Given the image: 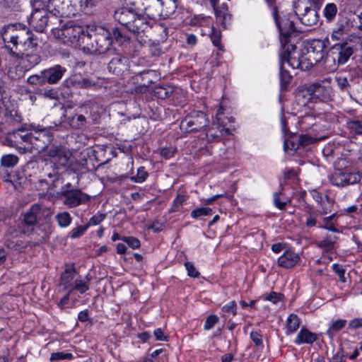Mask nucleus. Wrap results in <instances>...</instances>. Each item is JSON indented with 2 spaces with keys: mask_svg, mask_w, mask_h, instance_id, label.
Here are the masks:
<instances>
[{
  "mask_svg": "<svg viewBox=\"0 0 362 362\" xmlns=\"http://www.w3.org/2000/svg\"><path fill=\"white\" fill-rule=\"evenodd\" d=\"M3 40V54L9 60L18 62L24 52L37 49L38 40L25 25L9 24L1 31Z\"/></svg>",
  "mask_w": 362,
  "mask_h": 362,
  "instance_id": "obj_1",
  "label": "nucleus"
},
{
  "mask_svg": "<svg viewBox=\"0 0 362 362\" xmlns=\"http://www.w3.org/2000/svg\"><path fill=\"white\" fill-rule=\"evenodd\" d=\"M178 0H131L134 8L150 19L168 18L173 14L177 7Z\"/></svg>",
  "mask_w": 362,
  "mask_h": 362,
  "instance_id": "obj_2",
  "label": "nucleus"
},
{
  "mask_svg": "<svg viewBox=\"0 0 362 362\" xmlns=\"http://www.w3.org/2000/svg\"><path fill=\"white\" fill-rule=\"evenodd\" d=\"M100 119V107L93 102L88 101L75 110V112L67 117V122L74 129L86 130Z\"/></svg>",
  "mask_w": 362,
  "mask_h": 362,
  "instance_id": "obj_3",
  "label": "nucleus"
},
{
  "mask_svg": "<svg viewBox=\"0 0 362 362\" xmlns=\"http://www.w3.org/2000/svg\"><path fill=\"white\" fill-rule=\"evenodd\" d=\"M280 34L281 50L291 47V49L295 47V37L297 35V30L295 27L294 18L293 13H284L279 12L277 15L272 16Z\"/></svg>",
  "mask_w": 362,
  "mask_h": 362,
  "instance_id": "obj_4",
  "label": "nucleus"
},
{
  "mask_svg": "<svg viewBox=\"0 0 362 362\" xmlns=\"http://www.w3.org/2000/svg\"><path fill=\"white\" fill-rule=\"evenodd\" d=\"M66 72V69L60 64H56L30 76L27 83L33 86H43L45 84H57Z\"/></svg>",
  "mask_w": 362,
  "mask_h": 362,
  "instance_id": "obj_5",
  "label": "nucleus"
},
{
  "mask_svg": "<svg viewBox=\"0 0 362 362\" xmlns=\"http://www.w3.org/2000/svg\"><path fill=\"white\" fill-rule=\"evenodd\" d=\"M86 28L74 21H69L61 28L52 27L54 36L64 44L76 45Z\"/></svg>",
  "mask_w": 362,
  "mask_h": 362,
  "instance_id": "obj_6",
  "label": "nucleus"
},
{
  "mask_svg": "<svg viewBox=\"0 0 362 362\" xmlns=\"http://www.w3.org/2000/svg\"><path fill=\"white\" fill-rule=\"evenodd\" d=\"M51 127H42L40 125L29 124V140L27 149L37 152L45 151L47 142L52 140Z\"/></svg>",
  "mask_w": 362,
  "mask_h": 362,
  "instance_id": "obj_7",
  "label": "nucleus"
},
{
  "mask_svg": "<svg viewBox=\"0 0 362 362\" xmlns=\"http://www.w3.org/2000/svg\"><path fill=\"white\" fill-rule=\"evenodd\" d=\"M281 57L286 59V63L293 69H299L301 71H308L315 64L313 62L310 61L311 59L308 57L306 52L302 49L300 52H296V45L294 49H284L281 50Z\"/></svg>",
  "mask_w": 362,
  "mask_h": 362,
  "instance_id": "obj_8",
  "label": "nucleus"
},
{
  "mask_svg": "<svg viewBox=\"0 0 362 362\" xmlns=\"http://www.w3.org/2000/svg\"><path fill=\"white\" fill-rule=\"evenodd\" d=\"M59 195L64 199L63 204L69 208L78 206L88 203L90 200V196L82 192L80 189L74 188L70 182L61 187Z\"/></svg>",
  "mask_w": 362,
  "mask_h": 362,
  "instance_id": "obj_9",
  "label": "nucleus"
},
{
  "mask_svg": "<svg viewBox=\"0 0 362 362\" xmlns=\"http://www.w3.org/2000/svg\"><path fill=\"white\" fill-rule=\"evenodd\" d=\"M209 124L207 115L202 111H194L189 113L180 122V129L183 132H203L205 127Z\"/></svg>",
  "mask_w": 362,
  "mask_h": 362,
  "instance_id": "obj_10",
  "label": "nucleus"
},
{
  "mask_svg": "<svg viewBox=\"0 0 362 362\" xmlns=\"http://www.w3.org/2000/svg\"><path fill=\"white\" fill-rule=\"evenodd\" d=\"M45 155L49 158L57 169L66 168L70 165L71 153L60 144L48 146L45 150Z\"/></svg>",
  "mask_w": 362,
  "mask_h": 362,
  "instance_id": "obj_11",
  "label": "nucleus"
},
{
  "mask_svg": "<svg viewBox=\"0 0 362 362\" xmlns=\"http://www.w3.org/2000/svg\"><path fill=\"white\" fill-rule=\"evenodd\" d=\"M34 7L42 6L51 15V18L61 23L59 17L67 16L69 13L65 10V3L64 0H35L33 3ZM66 6H68L66 4Z\"/></svg>",
  "mask_w": 362,
  "mask_h": 362,
  "instance_id": "obj_12",
  "label": "nucleus"
},
{
  "mask_svg": "<svg viewBox=\"0 0 362 362\" xmlns=\"http://www.w3.org/2000/svg\"><path fill=\"white\" fill-rule=\"evenodd\" d=\"M58 23L54 21L51 15L42 6L35 7V11L30 18V24L32 25L37 32L42 33L47 26L55 27Z\"/></svg>",
  "mask_w": 362,
  "mask_h": 362,
  "instance_id": "obj_13",
  "label": "nucleus"
},
{
  "mask_svg": "<svg viewBox=\"0 0 362 362\" xmlns=\"http://www.w3.org/2000/svg\"><path fill=\"white\" fill-rule=\"evenodd\" d=\"M29 124H23L11 132H8L4 139V144L11 147L23 146L27 149L29 140Z\"/></svg>",
  "mask_w": 362,
  "mask_h": 362,
  "instance_id": "obj_14",
  "label": "nucleus"
},
{
  "mask_svg": "<svg viewBox=\"0 0 362 362\" xmlns=\"http://www.w3.org/2000/svg\"><path fill=\"white\" fill-rule=\"evenodd\" d=\"M94 50L93 54H104L110 49L112 43V38L110 30L103 28H100L94 33Z\"/></svg>",
  "mask_w": 362,
  "mask_h": 362,
  "instance_id": "obj_15",
  "label": "nucleus"
},
{
  "mask_svg": "<svg viewBox=\"0 0 362 362\" xmlns=\"http://www.w3.org/2000/svg\"><path fill=\"white\" fill-rule=\"evenodd\" d=\"M41 211L40 204H34L23 214L22 221L21 233L25 235H30L33 230L34 227L37 223V216Z\"/></svg>",
  "mask_w": 362,
  "mask_h": 362,
  "instance_id": "obj_16",
  "label": "nucleus"
},
{
  "mask_svg": "<svg viewBox=\"0 0 362 362\" xmlns=\"http://www.w3.org/2000/svg\"><path fill=\"white\" fill-rule=\"evenodd\" d=\"M310 96L309 99H316L320 101L326 102L332 98V87L325 86L320 82L314 83L305 90Z\"/></svg>",
  "mask_w": 362,
  "mask_h": 362,
  "instance_id": "obj_17",
  "label": "nucleus"
},
{
  "mask_svg": "<svg viewBox=\"0 0 362 362\" xmlns=\"http://www.w3.org/2000/svg\"><path fill=\"white\" fill-rule=\"evenodd\" d=\"M295 13L296 15H299L301 23L306 26H315L319 22V10L312 8L311 6H306L303 9H300L299 4L295 5Z\"/></svg>",
  "mask_w": 362,
  "mask_h": 362,
  "instance_id": "obj_18",
  "label": "nucleus"
},
{
  "mask_svg": "<svg viewBox=\"0 0 362 362\" xmlns=\"http://www.w3.org/2000/svg\"><path fill=\"white\" fill-rule=\"evenodd\" d=\"M230 134V130L228 128L220 125L218 123H213L211 126L205 127L199 136L202 139H205L208 143L218 141L222 136Z\"/></svg>",
  "mask_w": 362,
  "mask_h": 362,
  "instance_id": "obj_19",
  "label": "nucleus"
},
{
  "mask_svg": "<svg viewBox=\"0 0 362 362\" xmlns=\"http://www.w3.org/2000/svg\"><path fill=\"white\" fill-rule=\"evenodd\" d=\"M325 45L321 40L314 39L309 42L308 45L303 47L311 59L310 61L313 62L315 64L319 63L325 57Z\"/></svg>",
  "mask_w": 362,
  "mask_h": 362,
  "instance_id": "obj_20",
  "label": "nucleus"
},
{
  "mask_svg": "<svg viewBox=\"0 0 362 362\" xmlns=\"http://www.w3.org/2000/svg\"><path fill=\"white\" fill-rule=\"evenodd\" d=\"M331 52L334 55V61L337 62L338 65H343L354 54V49L347 42H339L332 47Z\"/></svg>",
  "mask_w": 362,
  "mask_h": 362,
  "instance_id": "obj_21",
  "label": "nucleus"
},
{
  "mask_svg": "<svg viewBox=\"0 0 362 362\" xmlns=\"http://www.w3.org/2000/svg\"><path fill=\"white\" fill-rule=\"evenodd\" d=\"M107 69L115 75H122L129 69L128 58L121 54H117L108 63Z\"/></svg>",
  "mask_w": 362,
  "mask_h": 362,
  "instance_id": "obj_22",
  "label": "nucleus"
},
{
  "mask_svg": "<svg viewBox=\"0 0 362 362\" xmlns=\"http://www.w3.org/2000/svg\"><path fill=\"white\" fill-rule=\"evenodd\" d=\"M320 216L321 214L315 210L313 206L306 203L302 223L308 228H321V222L318 221Z\"/></svg>",
  "mask_w": 362,
  "mask_h": 362,
  "instance_id": "obj_23",
  "label": "nucleus"
},
{
  "mask_svg": "<svg viewBox=\"0 0 362 362\" xmlns=\"http://www.w3.org/2000/svg\"><path fill=\"white\" fill-rule=\"evenodd\" d=\"M77 271L74 264L66 265V269L61 274L60 283L65 290H70L74 286V280L77 274Z\"/></svg>",
  "mask_w": 362,
  "mask_h": 362,
  "instance_id": "obj_24",
  "label": "nucleus"
},
{
  "mask_svg": "<svg viewBox=\"0 0 362 362\" xmlns=\"http://www.w3.org/2000/svg\"><path fill=\"white\" fill-rule=\"evenodd\" d=\"M300 260L298 254L292 250H286L281 256L278 258V265L285 269L293 267Z\"/></svg>",
  "mask_w": 362,
  "mask_h": 362,
  "instance_id": "obj_25",
  "label": "nucleus"
},
{
  "mask_svg": "<svg viewBox=\"0 0 362 362\" xmlns=\"http://www.w3.org/2000/svg\"><path fill=\"white\" fill-rule=\"evenodd\" d=\"M352 22L349 18L340 20L337 23V28L332 31L331 38L333 40H339L347 34L352 28Z\"/></svg>",
  "mask_w": 362,
  "mask_h": 362,
  "instance_id": "obj_26",
  "label": "nucleus"
},
{
  "mask_svg": "<svg viewBox=\"0 0 362 362\" xmlns=\"http://www.w3.org/2000/svg\"><path fill=\"white\" fill-rule=\"evenodd\" d=\"M37 49H30V51L24 52V54L19 57L17 63H22L28 69H30L37 65L41 62L40 55L36 52Z\"/></svg>",
  "mask_w": 362,
  "mask_h": 362,
  "instance_id": "obj_27",
  "label": "nucleus"
},
{
  "mask_svg": "<svg viewBox=\"0 0 362 362\" xmlns=\"http://www.w3.org/2000/svg\"><path fill=\"white\" fill-rule=\"evenodd\" d=\"M318 339L317 334L312 332L305 327H301L299 332L298 333L294 343L297 345L303 344H312Z\"/></svg>",
  "mask_w": 362,
  "mask_h": 362,
  "instance_id": "obj_28",
  "label": "nucleus"
},
{
  "mask_svg": "<svg viewBox=\"0 0 362 362\" xmlns=\"http://www.w3.org/2000/svg\"><path fill=\"white\" fill-rule=\"evenodd\" d=\"M94 35H90L86 28L76 46L81 47L85 52L93 54L94 50H96L94 49Z\"/></svg>",
  "mask_w": 362,
  "mask_h": 362,
  "instance_id": "obj_29",
  "label": "nucleus"
},
{
  "mask_svg": "<svg viewBox=\"0 0 362 362\" xmlns=\"http://www.w3.org/2000/svg\"><path fill=\"white\" fill-rule=\"evenodd\" d=\"M67 86H72L79 88H88L95 86V83L89 78H83L81 74L71 75L66 80Z\"/></svg>",
  "mask_w": 362,
  "mask_h": 362,
  "instance_id": "obj_30",
  "label": "nucleus"
},
{
  "mask_svg": "<svg viewBox=\"0 0 362 362\" xmlns=\"http://www.w3.org/2000/svg\"><path fill=\"white\" fill-rule=\"evenodd\" d=\"M279 63H280V73H279V80H280V86L281 90H285L287 89L288 84L291 83L292 79V76L290 73L284 69V64L286 63V59H283L281 57V50L279 54Z\"/></svg>",
  "mask_w": 362,
  "mask_h": 362,
  "instance_id": "obj_31",
  "label": "nucleus"
},
{
  "mask_svg": "<svg viewBox=\"0 0 362 362\" xmlns=\"http://www.w3.org/2000/svg\"><path fill=\"white\" fill-rule=\"evenodd\" d=\"M110 33L112 40H114L117 43H118L120 45L127 44L130 41L129 36L121 28L115 27L112 28Z\"/></svg>",
  "mask_w": 362,
  "mask_h": 362,
  "instance_id": "obj_32",
  "label": "nucleus"
},
{
  "mask_svg": "<svg viewBox=\"0 0 362 362\" xmlns=\"http://www.w3.org/2000/svg\"><path fill=\"white\" fill-rule=\"evenodd\" d=\"M334 200L329 196L325 195L320 202H318V209H316L321 216H325L332 212Z\"/></svg>",
  "mask_w": 362,
  "mask_h": 362,
  "instance_id": "obj_33",
  "label": "nucleus"
},
{
  "mask_svg": "<svg viewBox=\"0 0 362 362\" xmlns=\"http://www.w3.org/2000/svg\"><path fill=\"white\" fill-rule=\"evenodd\" d=\"M337 13L338 7L334 3H327L322 10V16L327 23H332L335 20Z\"/></svg>",
  "mask_w": 362,
  "mask_h": 362,
  "instance_id": "obj_34",
  "label": "nucleus"
},
{
  "mask_svg": "<svg viewBox=\"0 0 362 362\" xmlns=\"http://www.w3.org/2000/svg\"><path fill=\"white\" fill-rule=\"evenodd\" d=\"M337 238L332 237V235H327L322 240L318 241L316 244L320 248L323 249L324 252L327 253H332L334 248V244Z\"/></svg>",
  "mask_w": 362,
  "mask_h": 362,
  "instance_id": "obj_35",
  "label": "nucleus"
},
{
  "mask_svg": "<svg viewBox=\"0 0 362 362\" xmlns=\"http://www.w3.org/2000/svg\"><path fill=\"white\" fill-rule=\"evenodd\" d=\"M173 91H175L174 86H159L155 87L154 95L159 99L165 100L170 98V95L173 94Z\"/></svg>",
  "mask_w": 362,
  "mask_h": 362,
  "instance_id": "obj_36",
  "label": "nucleus"
},
{
  "mask_svg": "<svg viewBox=\"0 0 362 362\" xmlns=\"http://www.w3.org/2000/svg\"><path fill=\"white\" fill-rule=\"evenodd\" d=\"M346 322L347 321L344 319H338L331 321L326 334L332 339L337 332L346 326Z\"/></svg>",
  "mask_w": 362,
  "mask_h": 362,
  "instance_id": "obj_37",
  "label": "nucleus"
},
{
  "mask_svg": "<svg viewBox=\"0 0 362 362\" xmlns=\"http://www.w3.org/2000/svg\"><path fill=\"white\" fill-rule=\"evenodd\" d=\"M4 245L8 248L16 252H21L28 246V243L27 242H24L19 239H14L13 238H6Z\"/></svg>",
  "mask_w": 362,
  "mask_h": 362,
  "instance_id": "obj_38",
  "label": "nucleus"
},
{
  "mask_svg": "<svg viewBox=\"0 0 362 362\" xmlns=\"http://www.w3.org/2000/svg\"><path fill=\"white\" fill-rule=\"evenodd\" d=\"M273 202L275 207L280 210L285 209L287 204H291V199L288 197H283L282 192H274Z\"/></svg>",
  "mask_w": 362,
  "mask_h": 362,
  "instance_id": "obj_39",
  "label": "nucleus"
},
{
  "mask_svg": "<svg viewBox=\"0 0 362 362\" xmlns=\"http://www.w3.org/2000/svg\"><path fill=\"white\" fill-rule=\"evenodd\" d=\"M300 319L296 314H291L286 320V334H291L297 331L300 327Z\"/></svg>",
  "mask_w": 362,
  "mask_h": 362,
  "instance_id": "obj_40",
  "label": "nucleus"
},
{
  "mask_svg": "<svg viewBox=\"0 0 362 362\" xmlns=\"http://www.w3.org/2000/svg\"><path fill=\"white\" fill-rule=\"evenodd\" d=\"M6 122L13 127L22 125L21 122L23 121V117L17 110H11L8 111L6 112Z\"/></svg>",
  "mask_w": 362,
  "mask_h": 362,
  "instance_id": "obj_41",
  "label": "nucleus"
},
{
  "mask_svg": "<svg viewBox=\"0 0 362 362\" xmlns=\"http://www.w3.org/2000/svg\"><path fill=\"white\" fill-rule=\"evenodd\" d=\"M329 182L332 185L344 187L347 185L345 172H336L329 177Z\"/></svg>",
  "mask_w": 362,
  "mask_h": 362,
  "instance_id": "obj_42",
  "label": "nucleus"
},
{
  "mask_svg": "<svg viewBox=\"0 0 362 362\" xmlns=\"http://www.w3.org/2000/svg\"><path fill=\"white\" fill-rule=\"evenodd\" d=\"M56 221L60 228H67L72 221V217L67 211L58 213L55 216Z\"/></svg>",
  "mask_w": 362,
  "mask_h": 362,
  "instance_id": "obj_43",
  "label": "nucleus"
},
{
  "mask_svg": "<svg viewBox=\"0 0 362 362\" xmlns=\"http://www.w3.org/2000/svg\"><path fill=\"white\" fill-rule=\"evenodd\" d=\"M88 229V225H77L74 227L68 233V237L71 239H78L82 237L87 230Z\"/></svg>",
  "mask_w": 362,
  "mask_h": 362,
  "instance_id": "obj_44",
  "label": "nucleus"
},
{
  "mask_svg": "<svg viewBox=\"0 0 362 362\" xmlns=\"http://www.w3.org/2000/svg\"><path fill=\"white\" fill-rule=\"evenodd\" d=\"M90 289V284L85 281L83 279L76 278L74 280V286L70 289L71 291H76L81 294L85 293Z\"/></svg>",
  "mask_w": 362,
  "mask_h": 362,
  "instance_id": "obj_45",
  "label": "nucleus"
},
{
  "mask_svg": "<svg viewBox=\"0 0 362 362\" xmlns=\"http://www.w3.org/2000/svg\"><path fill=\"white\" fill-rule=\"evenodd\" d=\"M211 33L210 34V38L213 45L217 47L219 50L223 51V47L221 45V33L219 30L212 26Z\"/></svg>",
  "mask_w": 362,
  "mask_h": 362,
  "instance_id": "obj_46",
  "label": "nucleus"
},
{
  "mask_svg": "<svg viewBox=\"0 0 362 362\" xmlns=\"http://www.w3.org/2000/svg\"><path fill=\"white\" fill-rule=\"evenodd\" d=\"M211 17L203 14L194 15L191 19V25L194 26H206L209 25Z\"/></svg>",
  "mask_w": 362,
  "mask_h": 362,
  "instance_id": "obj_47",
  "label": "nucleus"
},
{
  "mask_svg": "<svg viewBox=\"0 0 362 362\" xmlns=\"http://www.w3.org/2000/svg\"><path fill=\"white\" fill-rule=\"evenodd\" d=\"M187 199L186 197L177 194L175 198L173 199V203L169 209L170 213H175L176 211H178L180 209V207L183 205V204L186 202Z\"/></svg>",
  "mask_w": 362,
  "mask_h": 362,
  "instance_id": "obj_48",
  "label": "nucleus"
},
{
  "mask_svg": "<svg viewBox=\"0 0 362 362\" xmlns=\"http://www.w3.org/2000/svg\"><path fill=\"white\" fill-rule=\"evenodd\" d=\"M18 161L17 156L13 154H7L1 157V164L6 168H13Z\"/></svg>",
  "mask_w": 362,
  "mask_h": 362,
  "instance_id": "obj_49",
  "label": "nucleus"
},
{
  "mask_svg": "<svg viewBox=\"0 0 362 362\" xmlns=\"http://www.w3.org/2000/svg\"><path fill=\"white\" fill-rule=\"evenodd\" d=\"M148 176V173L146 171L144 166H141L137 169V173L135 176H132L130 180L136 183H141L144 182Z\"/></svg>",
  "mask_w": 362,
  "mask_h": 362,
  "instance_id": "obj_50",
  "label": "nucleus"
},
{
  "mask_svg": "<svg viewBox=\"0 0 362 362\" xmlns=\"http://www.w3.org/2000/svg\"><path fill=\"white\" fill-rule=\"evenodd\" d=\"M335 81L341 91L346 93L349 92L351 85L346 77L337 76L335 77Z\"/></svg>",
  "mask_w": 362,
  "mask_h": 362,
  "instance_id": "obj_51",
  "label": "nucleus"
},
{
  "mask_svg": "<svg viewBox=\"0 0 362 362\" xmlns=\"http://www.w3.org/2000/svg\"><path fill=\"white\" fill-rule=\"evenodd\" d=\"M213 210L209 207H200L197 208L191 212V216L193 218H198L201 216H210L212 215Z\"/></svg>",
  "mask_w": 362,
  "mask_h": 362,
  "instance_id": "obj_52",
  "label": "nucleus"
},
{
  "mask_svg": "<svg viewBox=\"0 0 362 362\" xmlns=\"http://www.w3.org/2000/svg\"><path fill=\"white\" fill-rule=\"evenodd\" d=\"M153 83V79H148L146 82L141 83V84L135 86L132 89L131 93L135 94H143L148 90V87Z\"/></svg>",
  "mask_w": 362,
  "mask_h": 362,
  "instance_id": "obj_53",
  "label": "nucleus"
},
{
  "mask_svg": "<svg viewBox=\"0 0 362 362\" xmlns=\"http://www.w3.org/2000/svg\"><path fill=\"white\" fill-rule=\"evenodd\" d=\"M336 223L333 221H331L330 218L327 217H325L322 218V221L321 222V228L327 230L334 232V233H339V230L335 226Z\"/></svg>",
  "mask_w": 362,
  "mask_h": 362,
  "instance_id": "obj_54",
  "label": "nucleus"
},
{
  "mask_svg": "<svg viewBox=\"0 0 362 362\" xmlns=\"http://www.w3.org/2000/svg\"><path fill=\"white\" fill-rule=\"evenodd\" d=\"M345 175L347 185L356 184L361 181V175L359 172H345Z\"/></svg>",
  "mask_w": 362,
  "mask_h": 362,
  "instance_id": "obj_55",
  "label": "nucleus"
},
{
  "mask_svg": "<svg viewBox=\"0 0 362 362\" xmlns=\"http://www.w3.org/2000/svg\"><path fill=\"white\" fill-rule=\"evenodd\" d=\"M73 358V354L71 353L54 352L51 354L50 361H57L61 360H71Z\"/></svg>",
  "mask_w": 362,
  "mask_h": 362,
  "instance_id": "obj_56",
  "label": "nucleus"
},
{
  "mask_svg": "<svg viewBox=\"0 0 362 362\" xmlns=\"http://www.w3.org/2000/svg\"><path fill=\"white\" fill-rule=\"evenodd\" d=\"M284 295L281 293L272 291L266 296H262L261 298L267 301H271L274 304H276L283 299Z\"/></svg>",
  "mask_w": 362,
  "mask_h": 362,
  "instance_id": "obj_57",
  "label": "nucleus"
},
{
  "mask_svg": "<svg viewBox=\"0 0 362 362\" xmlns=\"http://www.w3.org/2000/svg\"><path fill=\"white\" fill-rule=\"evenodd\" d=\"M349 129L354 132L356 134L362 135V122L359 120H351L347 122Z\"/></svg>",
  "mask_w": 362,
  "mask_h": 362,
  "instance_id": "obj_58",
  "label": "nucleus"
},
{
  "mask_svg": "<svg viewBox=\"0 0 362 362\" xmlns=\"http://www.w3.org/2000/svg\"><path fill=\"white\" fill-rule=\"evenodd\" d=\"M219 321V318L216 315H209L204 322V328L205 330L211 329L214 325L218 323Z\"/></svg>",
  "mask_w": 362,
  "mask_h": 362,
  "instance_id": "obj_59",
  "label": "nucleus"
},
{
  "mask_svg": "<svg viewBox=\"0 0 362 362\" xmlns=\"http://www.w3.org/2000/svg\"><path fill=\"white\" fill-rule=\"evenodd\" d=\"M122 241L126 243L132 249H138L141 246L140 240L133 236L123 237Z\"/></svg>",
  "mask_w": 362,
  "mask_h": 362,
  "instance_id": "obj_60",
  "label": "nucleus"
},
{
  "mask_svg": "<svg viewBox=\"0 0 362 362\" xmlns=\"http://www.w3.org/2000/svg\"><path fill=\"white\" fill-rule=\"evenodd\" d=\"M264 1L272 11V16H276L279 13L281 4L277 0H264Z\"/></svg>",
  "mask_w": 362,
  "mask_h": 362,
  "instance_id": "obj_61",
  "label": "nucleus"
},
{
  "mask_svg": "<svg viewBox=\"0 0 362 362\" xmlns=\"http://www.w3.org/2000/svg\"><path fill=\"white\" fill-rule=\"evenodd\" d=\"M221 311L226 313H230L233 316L237 315V304L235 300L230 301L221 308Z\"/></svg>",
  "mask_w": 362,
  "mask_h": 362,
  "instance_id": "obj_62",
  "label": "nucleus"
},
{
  "mask_svg": "<svg viewBox=\"0 0 362 362\" xmlns=\"http://www.w3.org/2000/svg\"><path fill=\"white\" fill-rule=\"evenodd\" d=\"M332 268L333 271L338 275L339 280L341 282L345 283L346 281V278L345 276L346 270L343 266L338 264H333Z\"/></svg>",
  "mask_w": 362,
  "mask_h": 362,
  "instance_id": "obj_63",
  "label": "nucleus"
},
{
  "mask_svg": "<svg viewBox=\"0 0 362 362\" xmlns=\"http://www.w3.org/2000/svg\"><path fill=\"white\" fill-rule=\"evenodd\" d=\"M250 337L257 348L263 347L262 335L259 332L252 331Z\"/></svg>",
  "mask_w": 362,
  "mask_h": 362,
  "instance_id": "obj_64",
  "label": "nucleus"
}]
</instances>
